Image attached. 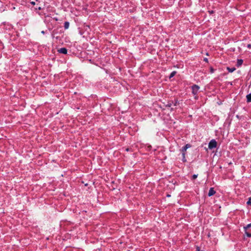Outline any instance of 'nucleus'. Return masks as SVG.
Returning <instances> with one entry per match:
<instances>
[{
  "label": "nucleus",
  "mask_w": 251,
  "mask_h": 251,
  "mask_svg": "<svg viewBox=\"0 0 251 251\" xmlns=\"http://www.w3.org/2000/svg\"><path fill=\"white\" fill-rule=\"evenodd\" d=\"M217 143L215 139L211 140L208 144V148L212 150L217 147Z\"/></svg>",
  "instance_id": "f257e3e1"
},
{
  "label": "nucleus",
  "mask_w": 251,
  "mask_h": 251,
  "mask_svg": "<svg viewBox=\"0 0 251 251\" xmlns=\"http://www.w3.org/2000/svg\"><path fill=\"white\" fill-rule=\"evenodd\" d=\"M200 89V87L196 84H194L192 86V93L194 95H196L197 94L199 90Z\"/></svg>",
  "instance_id": "f03ea898"
},
{
  "label": "nucleus",
  "mask_w": 251,
  "mask_h": 251,
  "mask_svg": "<svg viewBox=\"0 0 251 251\" xmlns=\"http://www.w3.org/2000/svg\"><path fill=\"white\" fill-rule=\"evenodd\" d=\"M191 147V145L189 144H186L184 146H183L181 151V152H182V153H185L186 150Z\"/></svg>",
  "instance_id": "7ed1b4c3"
},
{
  "label": "nucleus",
  "mask_w": 251,
  "mask_h": 251,
  "mask_svg": "<svg viewBox=\"0 0 251 251\" xmlns=\"http://www.w3.org/2000/svg\"><path fill=\"white\" fill-rule=\"evenodd\" d=\"M215 193H216V191L214 190V188L211 187L210 188V189L209 190V192L208 193V196L209 197H211L212 196H213Z\"/></svg>",
  "instance_id": "20e7f679"
},
{
  "label": "nucleus",
  "mask_w": 251,
  "mask_h": 251,
  "mask_svg": "<svg viewBox=\"0 0 251 251\" xmlns=\"http://www.w3.org/2000/svg\"><path fill=\"white\" fill-rule=\"evenodd\" d=\"M58 51L64 54H66L67 53V50L65 48H62L58 50Z\"/></svg>",
  "instance_id": "39448f33"
},
{
  "label": "nucleus",
  "mask_w": 251,
  "mask_h": 251,
  "mask_svg": "<svg viewBox=\"0 0 251 251\" xmlns=\"http://www.w3.org/2000/svg\"><path fill=\"white\" fill-rule=\"evenodd\" d=\"M243 63V60L241 59H237L236 66L237 67L241 66Z\"/></svg>",
  "instance_id": "423d86ee"
},
{
  "label": "nucleus",
  "mask_w": 251,
  "mask_h": 251,
  "mask_svg": "<svg viewBox=\"0 0 251 251\" xmlns=\"http://www.w3.org/2000/svg\"><path fill=\"white\" fill-rule=\"evenodd\" d=\"M246 98H247V102L248 103L251 102V93L248 94L246 96Z\"/></svg>",
  "instance_id": "0eeeda50"
},
{
  "label": "nucleus",
  "mask_w": 251,
  "mask_h": 251,
  "mask_svg": "<svg viewBox=\"0 0 251 251\" xmlns=\"http://www.w3.org/2000/svg\"><path fill=\"white\" fill-rule=\"evenodd\" d=\"M251 227V223L247 225L246 226L244 227L245 233L247 232V229Z\"/></svg>",
  "instance_id": "6e6552de"
},
{
  "label": "nucleus",
  "mask_w": 251,
  "mask_h": 251,
  "mask_svg": "<svg viewBox=\"0 0 251 251\" xmlns=\"http://www.w3.org/2000/svg\"><path fill=\"white\" fill-rule=\"evenodd\" d=\"M69 25H70L69 22H65L64 23V25L65 29H68V28L69 27Z\"/></svg>",
  "instance_id": "1a4fd4ad"
},
{
  "label": "nucleus",
  "mask_w": 251,
  "mask_h": 251,
  "mask_svg": "<svg viewBox=\"0 0 251 251\" xmlns=\"http://www.w3.org/2000/svg\"><path fill=\"white\" fill-rule=\"evenodd\" d=\"M227 70H228V71L229 72L232 73L233 72H234L236 70V69L234 67H232V68L227 67Z\"/></svg>",
  "instance_id": "9d476101"
},
{
  "label": "nucleus",
  "mask_w": 251,
  "mask_h": 251,
  "mask_svg": "<svg viewBox=\"0 0 251 251\" xmlns=\"http://www.w3.org/2000/svg\"><path fill=\"white\" fill-rule=\"evenodd\" d=\"M173 103L174 102L173 101H169L166 104V107H170L173 105Z\"/></svg>",
  "instance_id": "9b49d317"
},
{
  "label": "nucleus",
  "mask_w": 251,
  "mask_h": 251,
  "mask_svg": "<svg viewBox=\"0 0 251 251\" xmlns=\"http://www.w3.org/2000/svg\"><path fill=\"white\" fill-rule=\"evenodd\" d=\"M176 71H173L170 75L169 78H171L174 77L176 75Z\"/></svg>",
  "instance_id": "f8f14e48"
},
{
  "label": "nucleus",
  "mask_w": 251,
  "mask_h": 251,
  "mask_svg": "<svg viewBox=\"0 0 251 251\" xmlns=\"http://www.w3.org/2000/svg\"><path fill=\"white\" fill-rule=\"evenodd\" d=\"M182 156H183V158H182V161L183 162H186V159L185 158V153H182Z\"/></svg>",
  "instance_id": "ddd939ff"
},
{
  "label": "nucleus",
  "mask_w": 251,
  "mask_h": 251,
  "mask_svg": "<svg viewBox=\"0 0 251 251\" xmlns=\"http://www.w3.org/2000/svg\"><path fill=\"white\" fill-rule=\"evenodd\" d=\"M198 176V175H195V174L193 175L192 176V180L195 179L196 178H197Z\"/></svg>",
  "instance_id": "4468645a"
},
{
  "label": "nucleus",
  "mask_w": 251,
  "mask_h": 251,
  "mask_svg": "<svg viewBox=\"0 0 251 251\" xmlns=\"http://www.w3.org/2000/svg\"><path fill=\"white\" fill-rule=\"evenodd\" d=\"M196 251H204L203 250H201L200 247L199 246H196Z\"/></svg>",
  "instance_id": "2eb2a0df"
},
{
  "label": "nucleus",
  "mask_w": 251,
  "mask_h": 251,
  "mask_svg": "<svg viewBox=\"0 0 251 251\" xmlns=\"http://www.w3.org/2000/svg\"><path fill=\"white\" fill-rule=\"evenodd\" d=\"M247 204L251 205V198H250L247 202Z\"/></svg>",
  "instance_id": "dca6fc26"
},
{
  "label": "nucleus",
  "mask_w": 251,
  "mask_h": 251,
  "mask_svg": "<svg viewBox=\"0 0 251 251\" xmlns=\"http://www.w3.org/2000/svg\"><path fill=\"white\" fill-rule=\"evenodd\" d=\"M246 235L248 237H251V233H249L248 232L245 233Z\"/></svg>",
  "instance_id": "f3484780"
},
{
  "label": "nucleus",
  "mask_w": 251,
  "mask_h": 251,
  "mask_svg": "<svg viewBox=\"0 0 251 251\" xmlns=\"http://www.w3.org/2000/svg\"><path fill=\"white\" fill-rule=\"evenodd\" d=\"M214 72V69L213 68L211 67L210 68V73H213Z\"/></svg>",
  "instance_id": "a211bd4d"
},
{
  "label": "nucleus",
  "mask_w": 251,
  "mask_h": 251,
  "mask_svg": "<svg viewBox=\"0 0 251 251\" xmlns=\"http://www.w3.org/2000/svg\"><path fill=\"white\" fill-rule=\"evenodd\" d=\"M177 103H178V101H177V100H176L175 101V103H174L173 104H174V105L175 106H176V105H177Z\"/></svg>",
  "instance_id": "6ab92c4d"
},
{
  "label": "nucleus",
  "mask_w": 251,
  "mask_h": 251,
  "mask_svg": "<svg viewBox=\"0 0 251 251\" xmlns=\"http://www.w3.org/2000/svg\"><path fill=\"white\" fill-rule=\"evenodd\" d=\"M52 19L53 20H54L55 21H57L58 20V19L57 17H53Z\"/></svg>",
  "instance_id": "aec40b11"
},
{
  "label": "nucleus",
  "mask_w": 251,
  "mask_h": 251,
  "mask_svg": "<svg viewBox=\"0 0 251 251\" xmlns=\"http://www.w3.org/2000/svg\"><path fill=\"white\" fill-rule=\"evenodd\" d=\"M247 47L249 49H251V44H248Z\"/></svg>",
  "instance_id": "412c9836"
},
{
  "label": "nucleus",
  "mask_w": 251,
  "mask_h": 251,
  "mask_svg": "<svg viewBox=\"0 0 251 251\" xmlns=\"http://www.w3.org/2000/svg\"><path fill=\"white\" fill-rule=\"evenodd\" d=\"M203 60L206 62H208V59L207 58H204Z\"/></svg>",
  "instance_id": "4be33fe9"
},
{
  "label": "nucleus",
  "mask_w": 251,
  "mask_h": 251,
  "mask_svg": "<svg viewBox=\"0 0 251 251\" xmlns=\"http://www.w3.org/2000/svg\"><path fill=\"white\" fill-rule=\"evenodd\" d=\"M30 3H31L32 5H34L35 4V2H34V1H31V2H30Z\"/></svg>",
  "instance_id": "5701e85b"
},
{
  "label": "nucleus",
  "mask_w": 251,
  "mask_h": 251,
  "mask_svg": "<svg viewBox=\"0 0 251 251\" xmlns=\"http://www.w3.org/2000/svg\"><path fill=\"white\" fill-rule=\"evenodd\" d=\"M36 9H38V10H41V7H38V8H36Z\"/></svg>",
  "instance_id": "b1692460"
},
{
  "label": "nucleus",
  "mask_w": 251,
  "mask_h": 251,
  "mask_svg": "<svg viewBox=\"0 0 251 251\" xmlns=\"http://www.w3.org/2000/svg\"><path fill=\"white\" fill-rule=\"evenodd\" d=\"M209 12L210 13V14H212V13H214V11H209Z\"/></svg>",
  "instance_id": "393cba45"
},
{
  "label": "nucleus",
  "mask_w": 251,
  "mask_h": 251,
  "mask_svg": "<svg viewBox=\"0 0 251 251\" xmlns=\"http://www.w3.org/2000/svg\"><path fill=\"white\" fill-rule=\"evenodd\" d=\"M41 33H42V34H45V31H41Z\"/></svg>",
  "instance_id": "a878e982"
},
{
  "label": "nucleus",
  "mask_w": 251,
  "mask_h": 251,
  "mask_svg": "<svg viewBox=\"0 0 251 251\" xmlns=\"http://www.w3.org/2000/svg\"><path fill=\"white\" fill-rule=\"evenodd\" d=\"M167 197H170V195H168Z\"/></svg>",
  "instance_id": "bb28decb"
}]
</instances>
